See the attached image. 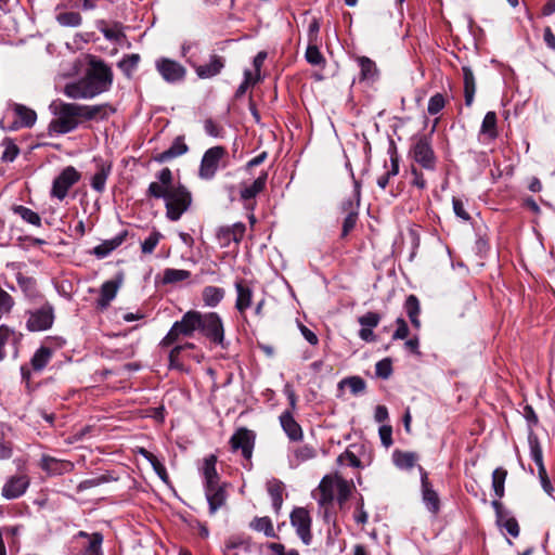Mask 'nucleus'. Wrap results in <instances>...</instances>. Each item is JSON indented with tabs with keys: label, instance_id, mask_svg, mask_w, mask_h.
I'll list each match as a JSON object with an SVG mask.
<instances>
[{
	"label": "nucleus",
	"instance_id": "48",
	"mask_svg": "<svg viewBox=\"0 0 555 555\" xmlns=\"http://www.w3.org/2000/svg\"><path fill=\"white\" fill-rule=\"evenodd\" d=\"M56 21L62 26L77 27L81 24L82 17L78 12H63L56 16Z\"/></svg>",
	"mask_w": 555,
	"mask_h": 555
},
{
	"label": "nucleus",
	"instance_id": "64",
	"mask_svg": "<svg viewBox=\"0 0 555 555\" xmlns=\"http://www.w3.org/2000/svg\"><path fill=\"white\" fill-rule=\"evenodd\" d=\"M391 435H392V429L390 426L384 425L379 428V437H380L382 443L387 448L390 447L392 443Z\"/></svg>",
	"mask_w": 555,
	"mask_h": 555
},
{
	"label": "nucleus",
	"instance_id": "21",
	"mask_svg": "<svg viewBox=\"0 0 555 555\" xmlns=\"http://www.w3.org/2000/svg\"><path fill=\"white\" fill-rule=\"evenodd\" d=\"M224 67V60L219 55H211L209 62L195 66V73L201 79L212 78Z\"/></svg>",
	"mask_w": 555,
	"mask_h": 555
},
{
	"label": "nucleus",
	"instance_id": "58",
	"mask_svg": "<svg viewBox=\"0 0 555 555\" xmlns=\"http://www.w3.org/2000/svg\"><path fill=\"white\" fill-rule=\"evenodd\" d=\"M358 220V212H349L346 215L343 222L341 237H346L356 227Z\"/></svg>",
	"mask_w": 555,
	"mask_h": 555
},
{
	"label": "nucleus",
	"instance_id": "47",
	"mask_svg": "<svg viewBox=\"0 0 555 555\" xmlns=\"http://www.w3.org/2000/svg\"><path fill=\"white\" fill-rule=\"evenodd\" d=\"M103 542V535L100 532H94L90 535L88 545L81 555H102L101 545Z\"/></svg>",
	"mask_w": 555,
	"mask_h": 555
},
{
	"label": "nucleus",
	"instance_id": "46",
	"mask_svg": "<svg viewBox=\"0 0 555 555\" xmlns=\"http://www.w3.org/2000/svg\"><path fill=\"white\" fill-rule=\"evenodd\" d=\"M507 476V472L504 468H496L492 474V488L495 495L501 499L504 495V483Z\"/></svg>",
	"mask_w": 555,
	"mask_h": 555
},
{
	"label": "nucleus",
	"instance_id": "35",
	"mask_svg": "<svg viewBox=\"0 0 555 555\" xmlns=\"http://www.w3.org/2000/svg\"><path fill=\"white\" fill-rule=\"evenodd\" d=\"M395 465L400 469H411L417 461V455L413 452L395 451L392 454Z\"/></svg>",
	"mask_w": 555,
	"mask_h": 555
},
{
	"label": "nucleus",
	"instance_id": "61",
	"mask_svg": "<svg viewBox=\"0 0 555 555\" xmlns=\"http://www.w3.org/2000/svg\"><path fill=\"white\" fill-rule=\"evenodd\" d=\"M157 474V476L165 482H168V474L163 463L154 455V460L149 461Z\"/></svg>",
	"mask_w": 555,
	"mask_h": 555
},
{
	"label": "nucleus",
	"instance_id": "41",
	"mask_svg": "<svg viewBox=\"0 0 555 555\" xmlns=\"http://www.w3.org/2000/svg\"><path fill=\"white\" fill-rule=\"evenodd\" d=\"M190 276L191 272L188 270L168 268L165 269L163 272L162 283L165 285L175 284L184 281Z\"/></svg>",
	"mask_w": 555,
	"mask_h": 555
},
{
	"label": "nucleus",
	"instance_id": "56",
	"mask_svg": "<svg viewBox=\"0 0 555 555\" xmlns=\"http://www.w3.org/2000/svg\"><path fill=\"white\" fill-rule=\"evenodd\" d=\"M268 491L271 495L272 503L275 509H280L282 506V487L279 482L270 483Z\"/></svg>",
	"mask_w": 555,
	"mask_h": 555
},
{
	"label": "nucleus",
	"instance_id": "53",
	"mask_svg": "<svg viewBox=\"0 0 555 555\" xmlns=\"http://www.w3.org/2000/svg\"><path fill=\"white\" fill-rule=\"evenodd\" d=\"M341 387L347 386L354 395L362 392L365 389V382L359 376L345 378L339 384Z\"/></svg>",
	"mask_w": 555,
	"mask_h": 555
},
{
	"label": "nucleus",
	"instance_id": "54",
	"mask_svg": "<svg viewBox=\"0 0 555 555\" xmlns=\"http://www.w3.org/2000/svg\"><path fill=\"white\" fill-rule=\"evenodd\" d=\"M162 237V234L157 231L152 232L149 237H146L142 244L141 249L144 254H152L157 244L159 243V240Z\"/></svg>",
	"mask_w": 555,
	"mask_h": 555
},
{
	"label": "nucleus",
	"instance_id": "50",
	"mask_svg": "<svg viewBox=\"0 0 555 555\" xmlns=\"http://www.w3.org/2000/svg\"><path fill=\"white\" fill-rule=\"evenodd\" d=\"M496 524L504 528L512 537L517 538L519 535V525L516 518L511 517L508 513L496 520Z\"/></svg>",
	"mask_w": 555,
	"mask_h": 555
},
{
	"label": "nucleus",
	"instance_id": "36",
	"mask_svg": "<svg viewBox=\"0 0 555 555\" xmlns=\"http://www.w3.org/2000/svg\"><path fill=\"white\" fill-rule=\"evenodd\" d=\"M21 337V334H17L13 328L5 324L0 325V361H2L5 356V345L11 341H17Z\"/></svg>",
	"mask_w": 555,
	"mask_h": 555
},
{
	"label": "nucleus",
	"instance_id": "18",
	"mask_svg": "<svg viewBox=\"0 0 555 555\" xmlns=\"http://www.w3.org/2000/svg\"><path fill=\"white\" fill-rule=\"evenodd\" d=\"M280 424L292 441H299L302 439L304 434L301 426L294 418L292 411H284L280 415Z\"/></svg>",
	"mask_w": 555,
	"mask_h": 555
},
{
	"label": "nucleus",
	"instance_id": "6",
	"mask_svg": "<svg viewBox=\"0 0 555 555\" xmlns=\"http://www.w3.org/2000/svg\"><path fill=\"white\" fill-rule=\"evenodd\" d=\"M409 155L422 168L430 171L436 169L437 157L430 139L427 135H420L413 139Z\"/></svg>",
	"mask_w": 555,
	"mask_h": 555
},
{
	"label": "nucleus",
	"instance_id": "37",
	"mask_svg": "<svg viewBox=\"0 0 555 555\" xmlns=\"http://www.w3.org/2000/svg\"><path fill=\"white\" fill-rule=\"evenodd\" d=\"M404 308H405L406 314H408L411 323L413 324V326L418 328L421 326V321L418 319L421 309H420V301H418L417 297L414 295L408 296L405 304H404Z\"/></svg>",
	"mask_w": 555,
	"mask_h": 555
},
{
	"label": "nucleus",
	"instance_id": "27",
	"mask_svg": "<svg viewBox=\"0 0 555 555\" xmlns=\"http://www.w3.org/2000/svg\"><path fill=\"white\" fill-rule=\"evenodd\" d=\"M121 281H106L101 287L100 298L98 305L101 309L108 307L111 301L116 297Z\"/></svg>",
	"mask_w": 555,
	"mask_h": 555
},
{
	"label": "nucleus",
	"instance_id": "14",
	"mask_svg": "<svg viewBox=\"0 0 555 555\" xmlns=\"http://www.w3.org/2000/svg\"><path fill=\"white\" fill-rule=\"evenodd\" d=\"M30 485L27 474L11 476L2 487V496L7 500H14L22 496Z\"/></svg>",
	"mask_w": 555,
	"mask_h": 555
},
{
	"label": "nucleus",
	"instance_id": "31",
	"mask_svg": "<svg viewBox=\"0 0 555 555\" xmlns=\"http://www.w3.org/2000/svg\"><path fill=\"white\" fill-rule=\"evenodd\" d=\"M224 289L217 286H206L202 292V298L207 307H216L224 297Z\"/></svg>",
	"mask_w": 555,
	"mask_h": 555
},
{
	"label": "nucleus",
	"instance_id": "16",
	"mask_svg": "<svg viewBox=\"0 0 555 555\" xmlns=\"http://www.w3.org/2000/svg\"><path fill=\"white\" fill-rule=\"evenodd\" d=\"M82 120H104L115 113V108L107 104L82 105L80 104Z\"/></svg>",
	"mask_w": 555,
	"mask_h": 555
},
{
	"label": "nucleus",
	"instance_id": "49",
	"mask_svg": "<svg viewBox=\"0 0 555 555\" xmlns=\"http://www.w3.org/2000/svg\"><path fill=\"white\" fill-rule=\"evenodd\" d=\"M140 62L139 54H129L126 55L122 60L118 62V67L130 77L133 70L138 67Z\"/></svg>",
	"mask_w": 555,
	"mask_h": 555
},
{
	"label": "nucleus",
	"instance_id": "9",
	"mask_svg": "<svg viewBox=\"0 0 555 555\" xmlns=\"http://www.w3.org/2000/svg\"><path fill=\"white\" fill-rule=\"evenodd\" d=\"M528 443L530 448V456L534 461V463L538 466V476L541 481V486L544 489L545 492L551 493L553 490V487L551 485V481L548 479L544 463H543V453L542 449L539 442V439L537 435L530 430L528 435Z\"/></svg>",
	"mask_w": 555,
	"mask_h": 555
},
{
	"label": "nucleus",
	"instance_id": "32",
	"mask_svg": "<svg viewBox=\"0 0 555 555\" xmlns=\"http://www.w3.org/2000/svg\"><path fill=\"white\" fill-rule=\"evenodd\" d=\"M53 354V350L49 347L41 346L31 358V367L35 371H42L50 362Z\"/></svg>",
	"mask_w": 555,
	"mask_h": 555
},
{
	"label": "nucleus",
	"instance_id": "29",
	"mask_svg": "<svg viewBox=\"0 0 555 555\" xmlns=\"http://www.w3.org/2000/svg\"><path fill=\"white\" fill-rule=\"evenodd\" d=\"M186 152H188V145L184 143L183 138L178 137V138H176V140L173 141V143L171 144V146L168 150L164 151L156 157V160L159 163H164L171 158L181 156V155L185 154Z\"/></svg>",
	"mask_w": 555,
	"mask_h": 555
},
{
	"label": "nucleus",
	"instance_id": "5",
	"mask_svg": "<svg viewBox=\"0 0 555 555\" xmlns=\"http://www.w3.org/2000/svg\"><path fill=\"white\" fill-rule=\"evenodd\" d=\"M198 331L211 344L224 347V326L221 317L216 312H199Z\"/></svg>",
	"mask_w": 555,
	"mask_h": 555
},
{
	"label": "nucleus",
	"instance_id": "2",
	"mask_svg": "<svg viewBox=\"0 0 555 555\" xmlns=\"http://www.w3.org/2000/svg\"><path fill=\"white\" fill-rule=\"evenodd\" d=\"M112 83V69L103 61L91 57L85 76L67 82L63 93L72 100H91L109 90Z\"/></svg>",
	"mask_w": 555,
	"mask_h": 555
},
{
	"label": "nucleus",
	"instance_id": "17",
	"mask_svg": "<svg viewBox=\"0 0 555 555\" xmlns=\"http://www.w3.org/2000/svg\"><path fill=\"white\" fill-rule=\"evenodd\" d=\"M318 491L320 492V498L318 502L321 506H326L334 501L335 494H337L336 488V474L326 475L322 478Z\"/></svg>",
	"mask_w": 555,
	"mask_h": 555
},
{
	"label": "nucleus",
	"instance_id": "39",
	"mask_svg": "<svg viewBox=\"0 0 555 555\" xmlns=\"http://www.w3.org/2000/svg\"><path fill=\"white\" fill-rule=\"evenodd\" d=\"M250 528L258 532H263L268 538H276L273 524L269 517H256L250 522Z\"/></svg>",
	"mask_w": 555,
	"mask_h": 555
},
{
	"label": "nucleus",
	"instance_id": "55",
	"mask_svg": "<svg viewBox=\"0 0 555 555\" xmlns=\"http://www.w3.org/2000/svg\"><path fill=\"white\" fill-rule=\"evenodd\" d=\"M446 105V100L441 93L434 94L429 101L427 111L430 115L438 114Z\"/></svg>",
	"mask_w": 555,
	"mask_h": 555
},
{
	"label": "nucleus",
	"instance_id": "7",
	"mask_svg": "<svg viewBox=\"0 0 555 555\" xmlns=\"http://www.w3.org/2000/svg\"><path fill=\"white\" fill-rule=\"evenodd\" d=\"M227 150L223 146H214L208 149L201 160L198 176L204 180L212 179L219 167L221 162L227 156Z\"/></svg>",
	"mask_w": 555,
	"mask_h": 555
},
{
	"label": "nucleus",
	"instance_id": "45",
	"mask_svg": "<svg viewBox=\"0 0 555 555\" xmlns=\"http://www.w3.org/2000/svg\"><path fill=\"white\" fill-rule=\"evenodd\" d=\"M193 348H194V344H192V343H186L184 345H179V346H176L175 348H172L169 353L170 367L182 370L183 364L180 361V357H181L182 352H184L188 349H193Z\"/></svg>",
	"mask_w": 555,
	"mask_h": 555
},
{
	"label": "nucleus",
	"instance_id": "44",
	"mask_svg": "<svg viewBox=\"0 0 555 555\" xmlns=\"http://www.w3.org/2000/svg\"><path fill=\"white\" fill-rule=\"evenodd\" d=\"M14 212L18 215L25 222L40 227L41 225V218L40 216L31 210L30 208H27L25 206L18 205L13 208Z\"/></svg>",
	"mask_w": 555,
	"mask_h": 555
},
{
	"label": "nucleus",
	"instance_id": "19",
	"mask_svg": "<svg viewBox=\"0 0 555 555\" xmlns=\"http://www.w3.org/2000/svg\"><path fill=\"white\" fill-rule=\"evenodd\" d=\"M267 179H268V172L262 171L260 173V176L256 180H254L253 183H250V184L242 183L241 190H240L241 199L246 202V201L255 198L258 194H260L264 190L266 184H267Z\"/></svg>",
	"mask_w": 555,
	"mask_h": 555
},
{
	"label": "nucleus",
	"instance_id": "4",
	"mask_svg": "<svg viewBox=\"0 0 555 555\" xmlns=\"http://www.w3.org/2000/svg\"><path fill=\"white\" fill-rule=\"evenodd\" d=\"M199 326V311L190 310L185 312L180 321L172 324L167 335L163 338L160 345L169 347L175 344L180 336L190 337Z\"/></svg>",
	"mask_w": 555,
	"mask_h": 555
},
{
	"label": "nucleus",
	"instance_id": "12",
	"mask_svg": "<svg viewBox=\"0 0 555 555\" xmlns=\"http://www.w3.org/2000/svg\"><path fill=\"white\" fill-rule=\"evenodd\" d=\"M155 66L163 79L170 83L183 80L186 74L183 65L167 57L158 59Z\"/></svg>",
	"mask_w": 555,
	"mask_h": 555
},
{
	"label": "nucleus",
	"instance_id": "63",
	"mask_svg": "<svg viewBox=\"0 0 555 555\" xmlns=\"http://www.w3.org/2000/svg\"><path fill=\"white\" fill-rule=\"evenodd\" d=\"M452 204H453L454 214L459 218H461V219H463L465 221L469 220L470 217H469L468 212L465 210L464 204L462 203L461 199L453 198Z\"/></svg>",
	"mask_w": 555,
	"mask_h": 555
},
{
	"label": "nucleus",
	"instance_id": "59",
	"mask_svg": "<svg viewBox=\"0 0 555 555\" xmlns=\"http://www.w3.org/2000/svg\"><path fill=\"white\" fill-rule=\"evenodd\" d=\"M5 149L2 154V159L4 162H13L18 155V147L11 141L4 143Z\"/></svg>",
	"mask_w": 555,
	"mask_h": 555
},
{
	"label": "nucleus",
	"instance_id": "51",
	"mask_svg": "<svg viewBox=\"0 0 555 555\" xmlns=\"http://www.w3.org/2000/svg\"><path fill=\"white\" fill-rule=\"evenodd\" d=\"M306 60L309 64L314 66H324L325 59L320 52L319 48L314 44H309L306 50Z\"/></svg>",
	"mask_w": 555,
	"mask_h": 555
},
{
	"label": "nucleus",
	"instance_id": "42",
	"mask_svg": "<svg viewBox=\"0 0 555 555\" xmlns=\"http://www.w3.org/2000/svg\"><path fill=\"white\" fill-rule=\"evenodd\" d=\"M336 488H337V501L339 505H343L350 496L353 483L344 479L341 476L336 474Z\"/></svg>",
	"mask_w": 555,
	"mask_h": 555
},
{
	"label": "nucleus",
	"instance_id": "30",
	"mask_svg": "<svg viewBox=\"0 0 555 555\" xmlns=\"http://www.w3.org/2000/svg\"><path fill=\"white\" fill-rule=\"evenodd\" d=\"M463 78H464V94H465V104L470 106L474 102V96L476 92V83L473 70L464 66L463 68Z\"/></svg>",
	"mask_w": 555,
	"mask_h": 555
},
{
	"label": "nucleus",
	"instance_id": "25",
	"mask_svg": "<svg viewBox=\"0 0 555 555\" xmlns=\"http://www.w3.org/2000/svg\"><path fill=\"white\" fill-rule=\"evenodd\" d=\"M421 470L423 469L421 468ZM422 491L423 500L427 508L433 513H437L439 509V498L436 491L431 488L426 472H422Z\"/></svg>",
	"mask_w": 555,
	"mask_h": 555
},
{
	"label": "nucleus",
	"instance_id": "13",
	"mask_svg": "<svg viewBox=\"0 0 555 555\" xmlns=\"http://www.w3.org/2000/svg\"><path fill=\"white\" fill-rule=\"evenodd\" d=\"M233 451L241 450L246 460H250L255 444V434L247 428H240L230 439Z\"/></svg>",
	"mask_w": 555,
	"mask_h": 555
},
{
	"label": "nucleus",
	"instance_id": "26",
	"mask_svg": "<svg viewBox=\"0 0 555 555\" xmlns=\"http://www.w3.org/2000/svg\"><path fill=\"white\" fill-rule=\"evenodd\" d=\"M126 236L127 232H122L111 240L102 242L93 248L92 254L100 259L105 258L124 243Z\"/></svg>",
	"mask_w": 555,
	"mask_h": 555
},
{
	"label": "nucleus",
	"instance_id": "33",
	"mask_svg": "<svg viewBox=\"0 0 555 555\" xmlns=\"http://www.w3.org/2000/svg\"><path fill=\"white\" fill-rule=\"evenodd\" d=\"M480 135L493 140L498 137L496 130V114L494 112H488L480 128Z\"/></svg>",
	"mask_w": 555,
	"mask_h": 555
},
{
	"label": "nucleus",
	"instance_id": "3",
	"mask_svg": "<svg viewBox=\"0 0 555 555\" xmlns=\"http://www.w3.org/2000/svg\"><path fill=\"white\" fill-rule=\"evenodd\" d=\"M50 111L53 115L48 126L50 135L69 133L83 121L80 104L77 103L54 101L50 104Z\"/></svg>",
	"mask_w": 555,
	"mask_h": 555
},
{
	"label": "nucleus",
	"instance_id": "24",
	"mask_svg": "<svg viewBox=\"0 0 555 555\" xmlns=\"http://www.w3.org/2000/svg\"><path fill=\"white\" fill-rule=\"evenodd\" d=\"M217 456L211 454L204 459L203 466L201 468L204 477L205 488L210 486H217L219 483V475L216 469Z\"/></svg>",
	"mask_w": 555,
	"mask_h": 555
},
{
	"label": "nucleus",
	"instance_id": "62",
	"mask_svg": "<svg viewBox=\"0 0 555 555\" xmlns=\"http://www.w3.org/2000/svg\"><path fill=\"white\" fill-rule=\"evenodd\" d=\"M397 330L395 331L392 337L393 339H404L409 335V327L406 322L399 318L397 319Z\"/></svg>",
	"mask_w": 555,
	"mask_h": 555
},
{
	"label": "nucleus",
	"instance_id": "38",
	"mask_svg": "<svg viewBox=\"0 0 555 555\" xmlns=\"http://www.w3.org/2000/svg\"><path fill=\"white\" fill-rule=\"evenodd\" d=\"M240 547L248 548L249 547V539L242 534L231 535L225 541L223 554L224 555H237L234 551Z\"/></svg>",
	"mask_w": 555,
	"mask_h": 555
},
{
	"label": "nucleus",
	"instance_id": "8",
	"mask_svg": "<svg viewBox=\"0 0 555 555\" xmlns=\"http://www.w3.org/2000/svg\"><path fill=\"white\" fill-rule=\"evenodd\" d=\"M81 178L80 172L73 166L65 167L61 173L53 180L51 196L63 201L69 191Z\"/></svg>",
	"mask_w": 555,
	"mask_h": 555
},
{
	"label": "nucleus",
	"instance_id": "15",
	"mask_svg": "<svg viewBox=\"0 0 555 555\" xmlns=\"http://www.w3.org/2000/svg\"><path fill=\"white\" fill-rule=\"evenodd\" d=\"M40 467L49 476H59L72 472L74 464L69 461L59 460L50 455H42Z\"/></svg>",
	"mask_w": 555,
	"mask_h": 555
},
{
	"label": "nucleus",
	"instance_id": "10",
	"mask_svg": "<svg viewBox=\"0 0 555 555\" xmlns=\"http://www.w3.org/2000/svg\"><path fill=\"white\" fill-rule=\"evenodd\" d=\"M291 524L304 544L309 545L312 540V519L309 512L304 507H296L291 513Z\"/></svg>",
	"mask_w": 555,
	"mask_h": 555
},
{
	"label": "nucleus",
	"instance_id": "52",
	"mask_svg": "<svg viewBox=\"0 0 555 555\" xmlns=\"http://www.w3.org/2000/svg\"><path fill=\"white\" fill-rule=\"evenodd\" d=\"M14 305L15 301L13 297L8 292L0 287V320L2 319L3 315H8L11 313Z\"/></svg>",
	"mask_w": 555,
	"mask_h": 555
},
{
	"label": "nucleus",
	"instance_id": "20",
	"mask_svg": "<svg viewBox=\"0 0 555 555\" xmlns=\"http://www.w3.org/2000/svg\"><path fill=\"white\" fill-rule=\"evenodd\" d=\"M205 495L209 505V513L215 514L227 501V493L221 485L205 488Z\"/></svg>",
	"mask_w": 555,
	"mask_h": 555
},
{
	"label": "nucleus",
	"instance_id": "28",
	"mask_svg": "<svg viewBox=\"0 0 555 555\" xmlns=\"http://www.w3.org/2000/svg\"><path fill=\"white\" fill-rule=\"evenodd\" d=\"M235 289L237 293L235 308L240 312H244L251 305L253 291L243 281H237L235 283Z\"/></svg>",
	"mask_w": 555,
	"mask_h": 555
},
{
	"label": "nucleus",
	"instance_id": "22",
	"mask_svg": "<svg viewBox=\"0 0 555 555\" xmlns=\"http://www.w3.org/2000/svg\"><path fill=\"white\" fill-rule=\"evenodd\" d=\"M245 233V225L241 222L233 224L231 228H222L218 231V240L221 245L228 246L231 241L240 243Z\"/></svg>",
	"mask_w": 555,
	"mask_h": 555
},
{
	"label": "nucleus",
	"instance_id": "57",
	"mask_svg": "<svg viewBox=\"0 0 555 555\" xmlns=\"http://www.w3.org/2000/svg\"><path fill=\"white\" fill-rule=\"evenodd\" d=\"M380 321L379 314L375 312H367L358 319L361 326L364 327H376Z\"/></svg>",
	"mask_w": 555,
	"mask_h": 555
},
{
	"label": "nucleus",
	"instance_id": "11",
	"mask_svg": "<svg viewBox=\"0 0 555 555\" xmlns=\"http://www.w3.org/2000/svg\"><path fill=\"white\" fill-rule=\"evenodd\" d=\"M53 308L49 305L29 312L26 327L30 332H40L50 328L53 324Z\"/></svg>",
	"mask_w": 555,
	"mask_h": 555
},
{
	"label": "nucleus",
	"instance_id": "34",
	"mask_svg": "<svg viewBox=\"0 0 555 555\" xmlns=\"http://www.w3.org/2000/svg\"><path fill=\"white\" fill-rule=\"evenodd\" d=\"M15 114L20 117L22 127H33L37 120V114L34 109L22 104H13Z\"/></svg>",
	"mask_w": 555,
	"mask_h": 555
},
{
	"label": "nucleus",
	"instance_id": "1",
	"mask_svg": "<svg viewBox=\"0 0 555 555\" xmlns=\"http://www.w3.org/2000/svg\"><path fill=\"white\" fill-rule=\"evenodd\" d=\"M169 168H163L157 173V181L150 183L147 195L165 201L166 216L171 221H178L192 203L191 193L183 185H175Z\"/></svg>",
	"mask_w": 555,
	"mask_h": 555
},
{
	"label": "nucleus",
	"instance_id": "60",
	"mask_svg": "<svg viewBox=\"0 0 555 555\" xmlns=\"http://www.w3.org/2000/svg\"><path fill=\"white\" fill-rule=\"evenodd\" d=\"M391 374V362L384 359L376 364V375L383 378H388Z\"/></svg>",
	"mask_w": 555,
	"mask_h": 555
},
{
	"label": "nucleus",
	"instance_id": "23",
	"mask_svg": "<svg viewBox=\"0 0 555 555\" xmlns=\"http://www.w3.org/2000/svg\"><path fill=\"white\" fill-rule=\"evenodd\" d=\"M317 456V450L311 446H301L295 448L288 455V464L291 468H296L304 462L312 460Z\"/></svg>",
	"mask_w": 555,
	"mask_h": 555
},
{
	"label": "nucleus",
	"instance_id": "43",
	"mask_svg": "<svg viewBox=\"0 0 555 555\" xmlns=\"http://www.w3.org/2000/svg\"><path fill=\"white\" fill-rule=\"evenodd\" d=\"M111 168L104 165H101L98 171L93 175L91 179V186L96 192H103L105 189L106 180L109 175Z\"/></svg>",
	"mask_w": 555,
	"mask_h": 555
},
{
	"label": "nucleus",
	"instance_id": "40",
	"mask_svg": "<svg viewBox=\"0 0 555 555\" xmlns=\"http://www.w3.org/2000/svg\"><path fill=\"white\" fill-rule=\"evenodd\" d=\"M358 64L361 69V79L362 80H375L377 77V67L376 64L366 56L358 57Z\"/></svg>",
	"mask_w": 555,
	"mask_h": 555
}]
</instances>
